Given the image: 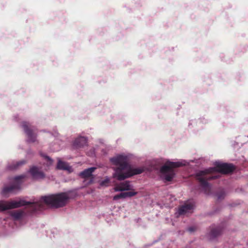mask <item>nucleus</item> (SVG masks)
Returning <instances> with one entry per match:
<instances>
[{
	"mask_svg": "<svg viewBox=\"0 0 248 248\" xmlns=\"http://www.w3.org/2000/svg\"><path fill=\"white\" fill-rule=\"evenodd\" d=\"M76 196V194L75 192L69 191L56 194L43 196L37 202L38 204H39L41 207L40 209H38V211L43 209V203L55 208L63 207L68 202L70 199H74Z\"/></svg>",
	"mask_w": 248,
	"mask_h": 248,
	"instance_id": "f257e3e1",
	"label": "nucleus"
},
{
	"mask_svg": "<svg viewBox=\"0 0 248 248\" xmlns=\"http://www.w3.org/2000/svg\"><path fill=\"white\" fill-rule=\"evenodd\" d=\"M127 156L124 155H117L109 159L110 162L113 165L116 166L113 168V178L119 181H122L124 174L130 165L127 162Z\"/></svg>",
	"mask_w": 248,
	"mask_h": 248,
	"instance_id": "f03ea898",
	"label": "nucleus"
},
{
	"mask_svg": "<svg viewBox=\"0 0 248 248\" xmlns=\"http://www.w3.org/2000/svg\"><path fill=\"white\" fill-rule=\"evenodd\" d=\"M26 205H30V208L32 213L38 211V209L41 208L40 205L38 204L37 202H27L24 199H20L19 200L0 201V210L2 211H5L9 209L19 208Z\"/></svg>",
	"mask_w": 248,
	"mask_h": 248,
	"instance_id": "7ed1b4c3",
	"label": "nucleus"
},
{
	"mask_svg": "<svg viewBox=\"0 0 248 248\" xmlns=\"http://www.w3.org/2000/svg\"><path fill=\"white\" fill-rule=\"evenodd\" d=\"M189 163V162L185 160L176 162L167 161L164 165L161 167L160 170L163 178L167 182L172 181L175 175L174 168L186 166Z\"/></svg>",
	"mask_w": 248,
	"mask_h": 248,
	"instance_id": "20e7f679",
	"label": "nucleus"
},
{
	"mask_svg": "<svg viewBox=\"0 0 248 248\" xmlns=\"http://www.w3.org/2000/svg\"><path fill=\"white\" fill-rule=\"evenodd\" d=\"M196 177L202 191L206 194H209L211 193V186L208 181L217 178L218 175L210 174L205 170L198 172Z\"/></svg>",
	"mask_w": 248,
	"mask_h": 248,
	"instance_id": "39448f33",
	"label": "nucleus"
},
{
	"mask_svg": "<svg viewBox=\"0 0 248 248\" xmlns=\"http://www.w3.org/2000/svg\"><path fill=\"white\" fill-rule=\"evenodd\" d=\"M20 126L23 128L24 133L27 137V142H35L37 137V129L35 127L33 126L30 123L26 121L22 122Z\"/></svg>",
	"mask_w": 248,
	"mask_h": 248,
	"instance_id": "423d86ee",
	"label": "nucleus"
},
{
	"mask_svg": "<svg viewBox=\"0 0 248 248\" xmlns=\"http://www.w3.org/2000/svg\"><path fill=\"white\" fill-rule=\"evenodd\" d=\"M25 177L23 175L16 176L14 178V183L10 186H5L2 191V194L6 196L8 193L13 192L16 190L19 189L22 183V179Z\"/></svg>",
	"mask_w": 248,
	"mask_h": 248,
	"instance_id": "0eeeda50",
	"label": "nucleus"
},
{
	"mask_svg": "<svg viewBox=\"0 0 248 248\" xmlns=\"http://www.w3.org/2000/svg\"><path fill=\"white\" fill-rule=\"evenodd\" d=\"M147 170V168L145 166L133 168L129 165L125 172L124 174V175L122 178V181L130 178L133 175L140 174Z\"/></svg>",
	"mask_w": 248,
	"mask_h": 248,
	"instance_id": "6e6552de",
	"label": "nucleus"
},
{
	"mask_svg": "<svg viewBox=\"0 0 248 248\" xmlns=\"http://www.w3.org/2000/svg\"><path fill=\"white\" fill-rule=\"evenodd\" d=\"M224 228L221 225H213L210 227V231L207 236L210 240H214L220 236L223 233Z\"/></svg>",
	"mask_w": 248,
	"mask_h": 248,
	"instance_id": "1a4fd4ad",
	"label": "nucleus"
},
{
	"mask_svg": "<svg viewBox=\"0 0 248 248\" xmlns=\"http://www.w3.org/2000/svg\"><path fill=\"white\" fill-rule=\"evenodd\" d=\"M215 165L217 170L224 174L232 172L234 170V167L232 164L223 163L219 162H216Z\"/></svg>",
	"mask_w": 248,
	"mask_h": 248,
	"instance_id": "9d476101",
	"label": "nucleus"
},
{
	"mask_svg": "<svg viewBox=\"0 0 248 248\" xmlns=\"http://www.w3.org/2000/svg\"><path fill=\"white\" fill-rule=\"evenodd\" d=\"M54 137V141L49 145V151L51 152H57L61 150L62 141L59 138V134L58 132H55L51 134Z\"/></svg>",
	"mask_w": 248,
	"mask_h": 248,
	"instance_id": "9b49d317",
	"label": "nucleus"
},
{
	"mask_svg": "<svg viewBox=\"0 0 248 248\" xmlns=\"http://www.w3.org/2000/svg\"><path fill=\"white\" fill-rule=\"evenodd\" d=\"M29 172L33 179L40 180L44 179L46 175L40 168L36 166H32L30 169Z\"/></svg>",
	"mask_w": 248,
	"mask_h": 248,
	"instance_id": "f8f14e48",
	"label": "nucleus"
},
{
	"mask_svg": "<svg viewBox=\"0 0 248 248\" xmlns=\"http://www.w3.org/2000/svg\"><path fill=\"white\" fill-rule=\"evenodd\" d=\"M194 204L192 202H187L180 206L176 212L178 216L185 215L190 213L193 210Z\"/></svg>",
	"mask_w": 248,
	"mask_h": 248,
	"instance_id": "ddd939ff",
	"label": "nucleus"
},
{
	"mask_svg": "<svg viewBox=\"0 0 248 248\" xmlns=\"http://www.w3.org/2000/svg\"><path fill=\"white\" fill-rule=\"evenodd\" d=\"M27 162L25 159H22L20 161H12L9 162L7 165L6 169L9 170H16L19 169Z\"/></svg>",
	"mask_w": 248,
	"mask_h": 248,
	"instance_id": "4468645a",
	"label": "nucleus"
},
{
	"mask_svg": "<svg viewBox=\"0 0 248 248\" xmlns=\"http://www.w3.org/2000/svg\"><path fill=\"white\" fill-rule=\"evenodd\" d=\"M95 167H91L81 171L79 175L83 178H90L89 181L87 183V184H90L93 182L94 178L93 177L92 173L96 170Z\"/></svg>",
	"mask_w": 248,
	"mask_h": 248,
	"instance_id": "2eb2a0df",
	"label": "nucleus"
},
{
	"mask_svg": "<svg viewBox=\"0 0 248 248\" xmlns=\"http://www.w3.org/2000/svg\"><path fill=\"white\" fill-rule=\"evenodd\" d=\"M88 139L84 136H78L73 142V146L75 149L83 147L87 144Z\"/></svg>",
	"mask_w": 248,
	"mask_h": 248,
	"instance_id": "dca6fc26",
	"label": "nucleus"
},
{
	"mask_svg": "<svg viewBox=\"0 0 248 248\" xmlns=\"http://www.w3.org/2000/svg\"><path fill=\"white\" fill-rule=\"evenodd\" d=\"M132 186L130 184L129 181H125L124 182L120 183L119 185H116L114 190L116 192L128 191L132 189Z\"/></svg>",
	"mask_w": 248,
	"mask_h": 248,
	"instance_id": "f3484780",
	"label": "nucleus"
},
{
	"mask_svg": "<svg viewBox=\"0 0 248 248\" xmlns=\"http://www.w3.org/2000/svg\"><path fill=\"white\" fill-rule=\"evenodd\" d=\"M26 215L25 211L21 210L12 211L10 213V217L15 221L23 219L26 216Z\"/></svg>",
	"mask_w": 248,
	"mask_h": 248,
	"instance_id": "a211bd4d",
	"label": "nucleus"
},
{
	"mask_svg": "<svg viewBox=\"0 0 248 248\" xmlns=\"http://www.w3.org/2000/svg\"><path fill=\"white\" fill-rule=\"evenodd\" d=\"M137 193H138L137 192L135 191L121 192L119 194L115 195L113 198V200L114 201H117L120 199H124L128 197H131L136 195Z\"/></svg>",
	"mask_w": 248,
	"mask_h": 248,
	"instance_id": "6ab92c4d",
	"label": "nucleus"
},
{
	"mask_svg": "<svg viewBox=\"0 0 248 248\" xmlns=\"http://www.w3.org/2000/svg\"><path fill=\"white\" fill-rule=\"evenodd\" d=\"M56 168L58 170H67L69 172L71 171L72 170L71 167L67 162L62 161L60 158L58 159Z\"/></svg>",
	"mask_w": 248,
	"mask_h": 248,
	"instance_id": "aec40b11",
	"label": "nucleus"
},
{
	"mask_svg": "<svg viewBox=\"0 0 248 248\" xmlns=\"http://www.w3.org/2000/svg\"><path fill=\"white\" fill-rule=\"evenodd\" d=\"M110 180L108 176L105 177L104 180H101L99 182V188L102 187H107L109 185Z\"/></svg>",
	"mask_w": 248,
	"mask_h": 248,
	"instance_id": "412c9836",
	"label": "nucleus"
},
{
	"mask_svg": "<svg viewBox=\"0 0 248 248\" xmlns=\"http://www.w3.org/2000/svg\"><path fill=\"white\" fill-rule=\"evenodd\" d=\"M41 155L47 161V165L48 166H50L52 164L53 160L49 156L44 154H41Z\"/></svg>",
	"mask_w": 248,
	"mask_h": 248,
	"instance_id": "4be33fe9",
	"label": "nucleus"
},
{
	"mask_svg": "<svg viewBox=\"0 0 248 248\" xmlns=\"http://www.w3.org/2000/svg\"><path fill=\"white\" fill-rule=\"evenodd\" d=\"M225 195V191L222 190L220 192L217 194V199L218 200H221L224 198Z\"/></svg>",
	"mask_w": 248,
	"mask_h": 248,
	"instance_id": "5701e85b",
	"label": "nucleus"
},
{
	"mask_svg": "<svg viewBox=\"0 0 248 248\" xmlns=\"http://www.w3.org/2000/svg\"><path fill=\"white\" fill-rule=\"evenodd\" d=\"M207 120L205 119L204 118H201L199 120L200 123H202V124H206L207 123Z\"/></svg>",
	"mask_w": 248,
	"mask_h": 248,
	"instance_id": "b1692460",
	"label": "nucleus"
},
{
	"mask_svg": "<svg viewBox=\"0 0 248 248\" xmlns=\"http://www.w3.org/2000/svg\"><path fill=\"white\" fill-rule=\"evenodd\" d=\"M196 230V228L195 227H190L187 228V231L190 232H194Z\"/></svg>",
	"mask_w": 248,
	"mask_h": 248,
	"instance_id": "393cba45",
	"label": "nucleus"
},
{
	"mask_svg": "<svg viewBox=\"0 0 248 248\" xmlns=\"http://www.w3.org/2000/svg\"><path fill=\"white\" fill-rule=\"evenodd\" d=\"M31 154H32V152H31V150L28 151V152H27V154L28 155Z\"/></svg>",
	"mask_w": 248,
	"mask_h": 248,
	"instance_id": "a878e982",
	"label": "nucleus"
}]
</instances>
